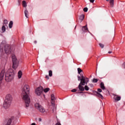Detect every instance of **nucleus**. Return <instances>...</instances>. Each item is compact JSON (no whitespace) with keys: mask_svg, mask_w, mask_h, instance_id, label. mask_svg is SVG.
<instances>
[{"mask_svg":"<svg viewBox=\"0 0 125 125\" xmlns=\"http://www.w3.org/2000/svg\"><path fill=\"white\" fill-rule=\"evenodd\" d=\"M29 94H30V87L27 84H25L22 88L21 96L27 107L30 106V103H31V100L30 99V97H29Z\"/></svg>","mask_w":125,"mask_h":125,"instance_id":"f257e3e1","label":"nucleus"},{"mask_svg":"<svg viewBox=\"0 0 125 125\" xmlns=\"http://www.w3.org/2000/svg\"><path fill=\"white\" fill-rule=\"evenodd\" d=\"M14 79V72L13 70L9 69L5 73V80L6 82H11Z\"/></svg>","mask_w":125,"mask_h":125,"instance_id":"f03ea898","label":"nucleus"},{"mask_svg":"<svg viewBox=\"0 0 125 125\" xmlns=\"http://www.w3.org/2000/svg\"><path fill=\"white\" fill-rule=\"evenodd\" d=\"M51 105L53 106V109H52V111L53 113H54L55 111H56V109L55 108V100H56V98H55V96L54 95L52 94L51 95Z\"/></svg>","mask_w":125,"mask_h":125,"instance_id":"7ed1b4c3","label":"nucleus"},{"mask_svg":"<svg viewBox=\"0 0 125 125\" xmlns=\"http://www.w3.org/2000/svg\"><path fill=\"white\" fill-rule=\"evenodd\" d=\"M12 59L13 61V68L15 70L18 67V62H17V59L14 55H12Z\"/></svg>","mask_w":125,"mask_h":125,"instance_id":"20e7f679","label":"nucleus"},{"mask_svg":"<svg viewBox=\"0 0 125 125\" xmlns=\"http://www.w3.org/2000/svg\"><path fill=\"white\" fill-rule=\"evenodd\" d=\"M35 107L36 109H37L38 111H39V112H41V113H44V112H45L44 108H43V107H42V105L39 103H36L35 104Z\"/></svg>","mask_w":125,"mask_h":125,"instance_id":"39448f33","label":"nucleus"},{"mask_svg":"<svg viewBox=\"0 0 125 125\" xmlns=\"http://www.w3.org/2000/svg\"><path fill=\"white\" fill-rule=\"evenodd\" d=\"M43 91V88H42V86H40L36 89L35 93L36 95H38V96H41V95L42 94Z\"/></svg>","mask_w":125,"mask_h":125,"instance_id":"423d86ee","label":"nucleus"},{"mask_svg":"<svg viewBox=\"0 0 125 125\" xmlns=\"http://www.w3.org/2000/svg\"><path fill=\"white\" fill-rule=\"evenodd\" d=\"M4 51L7 54H9L11 52V46L8 44H6L4 45Z\"/></svg>","mask_w":125,"mask_h":125,"instance_id":"0eeeda50","label":"nucleus"},{"mask_svg":"<svg viewBox=\"0 0 125 125\" xmlns=\"http://www.w3.org/2000/svg\"><path fill=\"white\" fill-rule=\"evenodd\" d=\"M89 82V80L87 78H84L83 76H82L81 79V83H82V85H84V84H87V83Z\"/></svg>","mask_w":125,"mask_h":125,"instance_id":"6e6552de","label":"nucleus"},{"mask_svg":"<svg viewBox=\"0 0 125 125\" xmlns=\"http://www.w3.org/2000/svg\"><path fill=\"white\" fill-rule=\"evenodd\" d=\"M12 101V96L10 94H7L6 96L5 102L11 103Z\"/></svg>","mask_w":125,"mask_h":125,"instance_id":"1a4fd4ad","label":"nucleus"},{"mask_svg":"<svg viewBox=\"0 0 125 125\" xmlns=\"http://www.w3.org/2000/svg\"><path fill=\"white\" fill-rule=\"evenodd\" d=\"M10 105H11V103L4 101L3 104V107L4 108V109H8V108L10 107Z\"/></svg>","mask_w":125,"mask_h":125,"instance_id":"9d476101","label":"nucleus"},{"mask_svg":"<svg viewBox=\"0 0 125 125\" xmlns=\"http://www.w3.org/2000/svg\"><path fill=\"white\" fill-rule=\"evenodd\" d=\"M14 119H15V118H14V117H12L10 119H8L5 122L4 125H11V123H12V121H13V120H14Z\"/></svg>","mask_w":125,"mask_h":125,"instance_id":"9b49d317","label":"nucleus"},{"mask_svg":"<svg viewBox=\"0 0 125 125\" xmlns=\"http://www.w3.org/2000/svg\"><path fill=\"white\" fill-rule=\"evenodd\" d=\"M83 83L82 82H80V83H79V85H78V88L80 91H84V87L83 86Z\"/></svg>","mask_w":125,"mask_h":125,"instance_id":"f8f14e48","label":"nucleus"},{"mask_svg":"<svg viewBox=\"0 0 125 125\" xmlns=\"http://www.w3.org/2000/svg\"><path fill=\"white\" fill-rule=\"evenodd\" d=\"M113 99H114V102H118V101H120L121 100V96L117 95H113Z\"/></svg>","mask_w":125,"mask_h":125,"instance_id":"ddd939ff","label":"nucleus"},{"mask_svg":"<svg viewBox=\"0 0 125 125\" xmlns=\"http://www.w3.org/2000/svg\"><path fill=\"white\" fill-rule=\"evenodd\" d=\"M4 78V71H2L0 74V81H2Z\"/></svg>","mask_w":125,"mask_h":125,"instance_id":"4468645a","label":"nucleus"},{"mask_svg":"<svg viewBox=\"0 0 125 125\" xmlns=\"http://www.w3.org/2000/svg\"><path fill=\"white\" fill-rule=\"evenodd\" d=\"M22 75H23V73H22V71L21 70H20L18 73V78L21 79V78H22Z\"/></svg>","mask_w":125,"mask_h":125,"instance_id":"2eb2a0df","label":"nucleus"},{"mask_svg":"<svg viewBox=\"0 0 125 125\" xmlns=\"http://www.w3.org/2000/svg\"><path fill=\"white\" fill-rule=\"evenodd\" d=\"M108 1H109V4L111 7H114V0H109Z\"/></svg>","mask_w":125,"mask_h":125,"instance_id":"dca6fc26","label":"nucleus"},{"mask_svg":"<svg viewBox=\"0 0 125 125\" xmlns=\"http://www.w3.org/2000/svg\"><path fill=\"white\" fill-rule=\"evenodd\" d=\"M6 28H7V27H6V26L2 25V26L1 27L2 33H4V32H5V31L6 30Z\"/></svg>","mask_w":125,"mask_h":125,"instance_id":"f3484780","label":"nucleus"},{"mask_svg":"<svg viewBox=\"0 0 125 125\" xmlns=\"http://www.w3.org/2000/svg\"><path fill=\"white\" fill-rule=\"evenodd\" d=\"M24 14H25V17H26V18H28V15L29 14V12H28V10H27V9H25L24 10Z\"/></svg>","mask_w":125,"mask_h":125,"instance_id":"a211bd4d","label":"nucleus"},{"mask_svg":"<svg viewBox=\"0 0 125 125\" xmlns=\"http://www.w3.org/2000/svg\"><path fill=\"white\" fill-rule=\"evenodd\" d=\"M7 24H8V21H7V20H4L3 23V26H6V27H7Z\"/></svg>","mask_w":125,"mask_h":125,"instance_id":"6ab92c4d","label":"nucleus"},{"mask_svg":"<svg viewBox=\"0 0 125 125\" xmlns=\"http://www.w3.org/2000/svg\"><path fill=\"white\" fill-rule=\"evenodd\" d=\"M22 5L23 7H27V3H26V1L25 0L22 1Z\"/></svg>","mask_w":125,"mask_h":125,"instance_id":"aec40b11","label":"nucleus"},{"mask_svg":"<svg viewBox=\"0 0 125 125\" xmlns=\"http://www.w3.org/2000/svg\"><path fill=\"white\" fill-rule=\"evenodd\" d=\"M97 96H98V97H100V98H102V99H103V96H102V95L100 93L97 92Z\"/></svg>","mask_w":125,"mask_h":125,"instance_id":"412c9836","label":"nucleus"},{"mask_svg":"<svg viewBox=\"0 0 125 125\" xmlns=\"http://www.w3.org/2000/svg\"><path fill=\"white\" fill-rule=\"evenodd\" d=\"M12 26H13V21H11L9 23V27L10 28V29H11V28H12Z\"/></svg>","mask_w":125,"mask_h":125,"instance_id":"4be33fe9","label":"nucleus"},{"mask_svg":"<svg viewBox=\"0 0 125 125\" xmlns=\"http://www.w3.org/2000/svg\"><path fill=\"white\" fill-rule=\"evenodd\" d=\"M82 30L83 31V32H85V31H88V29H87V27L86 26H83V27L82 28Z\"/></svg>","mask_w":125,"mask_h":125,"instance_id":"5701e85b","label":"nucleus"},{"mask_svg":"<svg viewBox=\"0 0 125 125\" xmlns=\"http://www.w3.org/2000/svg\"><path fill=\"white\" fill-rule=\"evenodd\" d=\"M84 18V15H82L80 17V20H81V21H83V19Z\"/></svg>","mask_w":125,"mask_h":125,"instance_id":"b1692460","label":"nucleus"},{"mask_svg":"<svg viewBox=\"0 0 125 125\" xmlns=\"http://www.w3.org/2000/svg\"><path fill=\"white\" fill-rule=\"evenodd\" d=\"M101 88H102L103 90L105 89V86H104V83H101Z\"/></svg>","mask_w":125,"mask_h":125,"instance_id":"393cba45","label":"nucleus"},{"mask_svg":"<svg viewBox=\"0 0 125 125\" xmlns=\"http://www.w3.org/2000/svg\"><path fill=\"white\" fill-rule=\"evenodd\" d=\"M84 89L86 91H88V90H89V88L88 87V86L86 85L84 86Z\"/></svg>","mask_w":125,"mask_h":125,"instance_id":"a878e982","label":"nucleus"},{"mask_svg":"<svg viewBox=\"0 0 125 125\" xmlns=\"http://www.w3.org/2000/svg\"><path fill=\"white\" fill-rule=\"evenodd\" d=\"M49 91V88H46L44 89V92H48Z\"/></svg>","mask_w":125,"mask_h":125,"instance_id":"bb28decb","label":"nucleus"},{"mask_svg":"<svg viewBox=\"0 0 125 125\" xmlns=\"http://www.w3.org/2000/svg\"><path fill=\"white\" fill-rule=\"evenodd\" d=\"M78 74H81V73H82V72H83V70H82V69L80 68H78Z\"/></svg>","mask_w":125,"mask_h":125,"instance_id":"cd10ccee","label":"nucleus"},{"mask_svg":"<svg viewBox=\"0 0 125 125\" xmlns=\"http://www.w3.org/2000/svg\"><path fill=\"white\" fill-rule=\"evenodd\" d=\"M93 83H97L98 82V80L97 79H93L92 80Z\"/></svg>","mask_w":125,"mask_h":125,"instance_id":"c85d7f7f","label":"nucleus"},{"mask_svg":"<svg viewBox=\"0 0 125 125\" xmlns=\"http://www.w3.org/2000/svg\"><path fill=\"white\" fill-rule=\"evenodd\" d=\"M52 76V71L51 70L49 71V76L51 77Z\"/></svg>","mask_w":125,"mask_h":125,"instance_id":"c756f323","label":"nucleus"},{"mask_svg":"<svg viewBox=\"0 0 125 125\" xmlns=\"http://www.w3.org/2000/svg\"><path fill=\"white\" fill-rule=\"evenodd\" d=\"M99 45H100V47H101V48H104V44H103L101 43H100Z\"/></svg>","mask_w":125,"mask_h":125,"instance_id":"7c9ffc66","label":"nucleus"},{"mask_svg":"<svg viewBox=\"0 0 125 125\" xmlns=\"http://www.w3.org/2000/svg\"><path fill=\"white\" fill-rule=\"evenodd\" d=\"M88 8L87 7H85L83 8V12H87Z\"/></svg>","mask_w":125,"mask_h":125,"instance_id":"2f4dec72","label":"nucleus"},{"mask_svg":"<svg viewBox=\"0 0 125 125\" xmlns=\"http://www.w3.org/2000/svg\"><path fill=\"white\" fill-rule=\"evenodd\" d=\"M3 46V43L2 42V43L0 44V49H2Z\"/></svg>","mask_w":125,"mask_h":125,"instance_id":"473e14b6","label":"nucleus"},{"mask_svg":"<svg viewBox=\"0 0 125 125\" xmlns=\"http://www.w3.org/2000/svg\"><path fill=\"white\" fill-rule=\"evenodd\" d=\"M72 92H76L77 91V89H73L71 90Z\"/></svg>","mask_w":125,"mask_h":125,"instance_id":"72a5a7b5","label":"nucleus"},{"mask_svg":"<svg viewBox=\"0 0 125 125\" xmlns=\"http://www.w3.org/2000/svg\"><path fill=\"white\" fill-rule=\"evenodd\" d=\"M98 92H102V90L100 88L98 89Z\"/></svg>","mask_w":125,"mask_h":125,"instance_id":"f704fd0d","label":"nucleus"},{"mask_svg":"<svg viewBox=\"0 0 125 125\" xmlns=\"http://www.w3.org/2000/svg\"><path fill=\"white\" fill-rule=\"evenodd\" d=\"M45 79L49 80V76H48V75H46Z\"/></svg>","mask_w":125,"mask_h":125,"instance_id":"c9c22d12","label":"nucleus"},{"mask_svg":"<svg viewBox=\"0 0 125 125\" xmlns=\"http://www.w3.org/2000/svg\"><path fill=\"white\" fill-rule=\"evenodd\" d=\"M89 85L90 86V87H93V85L91 83L89 84Z\"/></svg>","mask_w":125,"mask_h":125,"instance_id":"e433bc0d","label":"nucleus"},{"mask_svg":"<svg viewBox=\"0 0 125 125\" xmlns=\"http://www.w3.org/2000/svg\"><path fill=\"white\" fill-rule=\"evenodd\" d=\"M94 0H90V2H92V3H93V2H94Z\"/></svg>","mask_w":125,"mask_h":125,"instance_id":"4c0bfd02","label":"nucleus"},{"mask_svg":"<svg viewBox=\"0 0 125 125\" xmlns=\"http://www.w3.org/2000/svg\"><path fill=\"white\" fill-rule=\"evenodd\" d=\"M55 125H61V124L60 123H59V122H58V123H57Z\"/></svg>","mask_w":125,"mask_h":125,"instance_id":"58836bf2","label":"nucleus"},{"mask_svg":"<svg viewBox=\"0 0 125 125\" xmlns=\"http://www.w3.org/2000/svg\"><path fill=\"white\" fill-rule=\"evenodd\" d=\"M78 81H81V80H82V79H81V77L80 76H78Z\"/></svg>","mask_w":125,"mask_h":125,"instance_id":"ea45409f","label":"nucleus"},{"mask_svg":"<svg viewBox=\"0 0 125 125\" xmlns=\"http://www.w3.org/2000/svg\"><path fill=\"white\" fill-rule=\"evenodd\" d=\"M123 68H125V62L123 64Z\"/></svg>","mask_w":125,"mask_h":125,"instance_id":"a19ab883","label":"nucleus"},{"mask_svg":"<svg viewBox=\"0 0 125 125\" xmlns=\"http://www.w3.org/2000/svg\"><path fill=\"white\" fill-rule=\"evenodd\" d=\"M108 53H109L110 54L112 53V51H108Z\"/></svg>","mask_w":125,"mask_h":125,"instance_id":"79ce46f5","label":"nucleus"},{"mask_svg":"<svg viewBox=\"0 0 125 125\" xmlns=\"http://www.w3.org/2000/svg\"><path fill=\"white\" fill-rule=\"evenodd\" d=\"M31 125H36V123H32Z\"/></svg>","mask_w":125,"mask_h":125,"instance_id":"37998d69","label":"nucleus"},{"mask_svg":"<svg viewBox=\"0 0 125 125\" xmlns=\"http://www.w3.org/2000/svg\"><path fill=\"white\" fill-rule=\"evenodd\" d=\"M34 43H37V41H34Z\"/></svg>","mask_w":125,"mask_h":125,"instance_id":"c03bdc74","label":"nucleus"},{"mask_svg":"<svg viewBox=\"0 0 125 125\" xmlns=\"http://www.w3.org/2000/svg\"><path fill=\"white\" fill-rule=\"evenodd\" d=\"M43 96L44 97H45V96L44 95H43Z\"/></svg>","mask_w":125,"mask_h":125,"instance_id":"a18cd8bd","label":"nucleus"},{"mask_svg":"<svg viewBox=\"0 0 125 125\" xmlns=\"http://www.w3.org/2000/svg\"><path fill=\"white\" fill-rule=\"evenodd\" d=\"M109 0H106V1H109Z\"/></svg>","mask_w":125,"mask_h":125,"instance_id":"49530a36","label":"nucleus"}]
</instances>
